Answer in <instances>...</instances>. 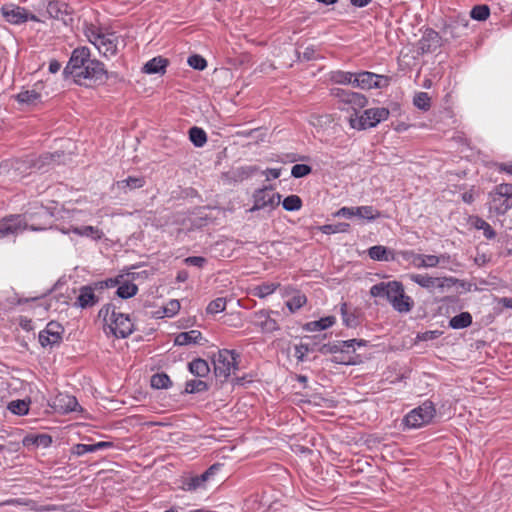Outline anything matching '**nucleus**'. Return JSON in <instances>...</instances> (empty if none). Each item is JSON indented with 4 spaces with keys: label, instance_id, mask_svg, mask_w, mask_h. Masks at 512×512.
Wrapping results in <instances>:
<instances>
[{
    "label": "nucleus",
    "instance_id": "9",
    "mask_svg": "<svg viewBox=\"0 0 512 512\" xmlns=\"http://www.w3.org/2000/svg\"><path fill=\"white\" fill-rule=\"evenodd\" d=\"M391 78L386 75H379L369 71L355 73V86L361 89L386 88L389 86Z\"/></svg>",
    "mask_w": 512,
    "mask_h": 512
},
{
    "label": "nucleus",
    "instance_id": "40",
    "mask_svg": "<svg viewBox=\"0 0 512 512\" xmlns=\"http://www.w3.org/2000/svg\"><path fill=\"white\" fill-rule=\"evenodd\" d=\"M210 478L207 476L205 472H203L200 475L191 477L185 482V489L188 491L196 490L200 487H203L207 481H209Z\"/></svg>",
    "mask_w": 512,
    "mask_h": 512
},
{
    "label": "nucleus",
    "instance_id": "17",
    "mask_svg": "<svg viewBox=\"0 0 512 512\" xmlns=\"http://www.w3.org/2000/svg\"><path fill=\"white\" fill-rule=\"evenodd\" d=\"M275 313L272 310H259L254 313V325L259 327L263 333H273L280 329L278 322L271 317Z\"/></svg>",
    "mask_w": 512,
    "mask_h": 512
},
{
    "label": "nucleus",
    "instance_id": "23",
    "mask_svg": "<svg viewBox=\"0 0 512 512\" xmlns=\"http://www.w3.org/2000/svg\"><path fill=\"white\" fill-rule=\"evenodd\" d=\"M202 339V333L198 330H190L179 333L174 340L175 345L185 346L189 344H199Z\"/></svg>",
    "mask_w": 512,
    "mask_h": 512
},
{
    "label": "nucleus",
    "instance_id": "29",
    "mask_svg": "<svg viewBox=\"0 0 512 512\" xmlns=\"http://www.w3.org/2000/svg\"><path fill=\"white\" fill-rule=\"evenodd\" d=\"M496 195L499 197H504L506 200V204L504 207H500L501 211H507L512 207V184L502 183L497 185L496 187Z\"/></svg>",
    "mask_w": 512,
    "mask_h": 512
},
{
    "label": "nucleus",
    "instance_id": "39",
    "mask_svg": "<svg viewBox=\"0 0 512 512\" xmlns=\"http://www.w3.org/2000/svg\"><path fill=\"white\" fill-rule=\"evenodd\" d=\"M151 386L155 389H167L172 385L170 377L166 373H156L151 377Z\"/></svg>",
    "mask_w": 512,
    "mask_h": 512
},
{
    "label": "nucleus",
    "instance_id": "50",
    "mask_svg": "<svg viewBox=\"0 0 512 512\" xmlns=\"http://www.w3.org/2000/svg\"><path fill=\"white\" fill-rule=\"evenodd\" d=\"M307 302V298L303 294H298L293 296L290 300L287 301L286 305L290 312L294 313L300 308H302Z\"/></svg>",
    "mask_w": 512,
    "mask_h": 512
},
{
    "label": "nucleus",
    "instance_id": "24",
    "mask_svg": "<svg viewBox=\"0 0 512 512\" xmlns=\"http://www.w3.org/2000/svg\"><path fill=\"white\" fill-rule=\"evenodd\" d=\"M190 373L199 378L207 377L210 373L208 362L202 358H196L188 363Z\"/></svg>",
    "mask_w": 512,
    "mask_h": 512
},
{
    "label": "nucleus",
    "instance_id": "7",
    "mask_svg": "<svg viewBox=\"0 0 512 512\" xmlns=\"http://www.w3.org/2000/svg\"><path fill=\"white\" fill-rule=\"evenodd\" d=\"M27 222V228L33 231L45 230L52 223V213L44 206L34 208V211H27L22 215Z\"/></svg>",
    "mask_w": 512,
    "mask_h": 512
},
{
    "label": "nucleus",
    "instance_id": "36",
    "mask_svg": "<svg viewBox=\"0 0 512 512\" xmlns=\"http://www.w3.org/2000/svg\"><path fill=\"white\" fill-rule=\"evenodd\" d=\"M138 292V286L132 282H124L118 286L116 294L121 299H128L135 296Z\"/></svg>",
    "mask_w": 512,
    "mask_h": 512
},
{
    "label": "nucleus",
    "instance_id": "58",
    "mask_svg": "<svg viewBox=\"0 0 512 512\" xmlns=\"http://www.w3.org/2000/svg\"><path fill=\"white\" fill-rule=\"evenodd\" d=\"M294 350V356L296 359L299 362H303L307 353L310 352V343H301L299 345H295Z\"/></svg>",
    "mask_w": 512,
    "mask_h": 512
},
{
    "label": "nucleus",
    "instance_id": "48",
    "mask_svg": "<svg viewBox=\"0 0 512 512\" xmlns=\"http://www.w3.org/2000/svg\"><path fill=\"white\" fill-rule=\"evenodd\" d=\"M8 409L16 415H26L29 411L28 403L25 400L11 401Z\"/></svg>",
    "mask_w": 512,
    "mask_h": 512
},
{
    "label": "nucleus",
    "instance_id": "56",
    "mask_svg": "<svg viewBox=\"0 0 512 512\" xmlns=\"http://www.w3.org/2000/svg\"><path fill=\"white\" fill-rule=\"evenodd\" d=\"M312 172V167L307 164H295L291 169V176L294 178H302Z\"/></svg>",
    "mask_w": 512,
    "mask_h": 512
},
{
    "label": "nucleus",
    "instance_id": "26",
    "mask_svg": "<svg viewBox=\"0 0 512 512\" xmlns=\"http://www.w3.org/2000/svg\"><path fill=\"white\" fill-rule=\"evenodd\" d=\"M471 223L475 229L483 231V235L486 239L491 240L496 237L495 230L492 228V226L488 222H486L481 217H479V216L472 217Z\"/></svg>",
    "mask_w": 512,
    "mask_h": 512
},
{
    "label": "nucleus",
    "instance_id": "5",
    "mask_svg": "<svg viewBox=\"0 0 512 512\" xmlns=\"http://www.w3.org/2000/svg\"><path fill=\"white\" fill-rule=\"evenodd\" d=\"M331 95L337 98L341 104L347 105V107H339L341 110H348L351 108L357 112L359 109L365 107L368 103L365 95L342 88H332Z\"/></svg>",
    "mask_w": 512,
    "mask_h": 512
},
{
    "label": "nucleus",
    "instance_id": "12",
    "mask_svg": "<svg viewBox=\"0 0 512 512\" xmlns=\"http://www.w3.org/2000/svg\"><path fill=\"white\" fill-rule=\"evenodd\" d=\"M112 334L118 338H126L134 331V325L128 314L116 311L108 324Z\"/></svg>",
    "mask_w": 512,
    "mask_h": 512
},
{
    "label": "nucleus",
    "instance_id": "43",
    "mask_svg": "<svg viewBox=\"0 0 512 512\" xmlns=\"http://www.w3.org/2000/svg\"><path fill=\"white\" fill-rule=\"evenodd\" d=\"M413 104L422 111H428L431 107V98L427 92H418L413 98Z\"/></svg>",
    "mask_w": 512,
    "mask_h": 512
},
{
    "label": "nucleus",
    "instance_id": "20",
    "mask_svg": "<svg viewBox=\"0 0 512 512\" xmlns=\"http://www.w3.org/2000/svg\"><path fill=\"white\" fill-rule=\"evenodd\" d=\"M467 28V23L459 20H451L444 24L441 29V35L444 44L452 40L458 39L462 35V31Z\"/></svg>",
    "mask_w": 512,
    "mask_h": 512
},
{
    "label": "nucleus",
    "instance_id": "35",
    "mask_svg": "<svg viewBox=\"0 0 512 512\" xmlns=\"http://www.w3.org/2000/svg\"><path fill=\"white\" fill-rule=\"evenodd\" d=\"M71 232L79 236L92 237L93 239H100L103 235L102 231L93 226H81L73 227L70 229Z\"/></svg>",
    "mask_w": 512,
    "mask_h": 512
},
{
    "label": "nucleus",
    "instance_id": "64",
    "mask_svg": "<svg viewBox=\"0 0 512 512\" xmlns=\"http://www.w3.org/2000/svg\"><path fill=\"white\" fill-rule=\"evenodd\" d=\"M37 447H49L52 443V437L48 434H38L36 435Z\"/></svg>",
    "mask_w": 512,
    "mask_h": 512
},
{
    "label": "nucleus",
    "instance_id": "54",
    "mask_svg": "<svg viewBox=\"0 0 512 512\" xmlns=\"http://www.w3.org/2000/svg\"><path fill=\"white\" fill-rule=\"evenodd\" d=\"M497 196L495 188L494 191L489 194L491 209H494L497 214H504L506 211H501L499 208L505 206L506 201L504 200L506 199L504 197H499L498 199Z\"/></svg>",
    "mask_w": 512,
    "mask_h": 512
},
{
    "label": "nucleus",
    "instance_id": "32",
    "mask_svg": "<svg viewBox=\"0 0 512 512\" xmlns=\"http://www.w3.org/2000/svg\"><path fill=\"white\" fill-rule=\"evenodd\" d=\"M472 324V316L469 312H461L460 314L452 317L449 321V326L453 329H464Z\"/></svg>",
    "mask_w": 512,
    "mask_h": 512
},
{
    "label": "nucleus",
    "instance_id": "49",
    "mask_svg": "<svg viewBox=\"0 0 512 512\" xmlns=\"http://www.w3.org/2000/svg\"><path fill=\"white\" fill-rule=\"evenodd\" d=\"M348 223H338V224H326L320 227V230L324 234H335L347 232L349 228Z\"/></svg>",
    "mask_w": 512,
    "mask_h": 512
},
{
    "label": "nucleus",
    "instance_id": "13",
    "mask_svg": "<svg viewBox=\"0 0 512 512\" xmlns=\"http://www.w3.org/2000/svg\"><path fill=\"white\" fill-rule=\"evenodd\" d=\"M27 229V222L22 215L12 214L0 220V238L18 234Z\"/></svg>",
    "mask_w": 512,
    "mask_h": 512
},
{
    "label": "nucleus",
    "instance_id": "15",
    "mask_svg": "<svg viewBox=\"0 0 512 512\" xmlns=\"http://www.w3.org/2000/svg\"><path fill=\"white\" fill-rule=\"evenodd\" d=\"M444 45L442 35L432 28L424 31L422 38L418 42V49L421 54L435 52Z\"/></svg>",
    "mask_w": 512,
    "mask_h": 512
},
{
    "label": "nucleus",
    "instance_id": "22",
    "mask_svg": "<svg viewBox=\"0 0 512 512\" xmlns=\"http://www.w3.org/2000/svg\"><path fill=\"white\" fill-rule=\"evenodd\" d=\"M368 341L364 339H350L346 341H339V352L347 353L349 356H352L353 360H359V355L356 354V346L364 347L367 346Z\"/></svg>",
    "mask_w": 512,
    "mask_h": 512
},
{
    "label": "nucleus",
    "instance_id": "45",
    "mask_svg": "<svg viewBox=\"0 0 512 512\" xmlns=\"http://www.w3.org/2000/svg\"><path fill=\"white\" fill-rule=\"evenodd\" d=\"M470 16L474 20L485 21L490 16V8L487 5H476L472 8Z\"/></svg>",
    "mask_w": 512,
    "mask_h": 512
},
{
    "label": "nucleus",
    "instance_id": "3",
    "mask_svg": "<svg viewBox=\"0 0 512 512\" xmlns=\"http://www.w3.org/2000/svg\"><path fill=\"white\" fill-rule=\"evenodd\" d=\"M436 415L435 405L426 400L422 405L411 410L404 418L403 424L410 429H417L430 424Z\"/></svg>",
    "mask_w": 512,
    "mask_h": 512
},
{
    "label": "nucleus",
    "instance_id": "51",
    "mask_svg": "<svg viewBox=\"0 0 512 512\" xmlns=\"http://www.w3.org/2000/svg\"><path fill=\"white\" fill-rule=\"evenodd\" d=\"M225 309H226V299L219 297V298L212 300L208 304V306L206 308V312L208 314H217V313L224 311Z\"/></svg>",
    "mask_w": 512,
    "mask_h": 512
},
{
    "label": "nucleus",
    "instance_id": "4",
    "mask_svg": "<svg viewBox=\"0 0 512 512\" xmlns=\"http://www.w3.org/2000/svg\"><path fill=\"white\" fill-rule=\"evenodd\" d=\"M389 114V110L384 107L366 109L358 119L351 118L350 125L352 128L365 130L385 121L388 119Z\"/></svg>",
    "mask_w": 512,
    "mask_h": 512
},
{
    "label": "nucleus",
    "instance_id": "18",
    "mask_svg": "<svg viewBox=\"0 0 512 512\" xmlns=\"http://www.w3.org/2000/svg\"><path fill=\"white\" fill-rule=\"evenodd\" d=\"M119 36L115 32H108L100 39L96 48L106 58L115 56L118 52Z\"/></svg>",
    "mask_w": 512,
    "mask_h": 512
},
{
    "label": "nucleus",
    "instance_id": "8",
    "mask_svg": "<svg viewBox=\"0 0 512 512\" xmlns=\"http://www.w3.org/2000/svg\"><path fill=\"white\" fill-rule=\"evenodd\" d=\"M281 200V195L273 191L272 186L257 189L253 194V206L251 212L269 207L276 208Z\"/></svg>",
    "mask_w": 512,
    "mask_h": 512
},
{
    "label": "nucleus",
    "instance_id": "33",
    "mask_svg": "<svg viewBox=\"0 0 512 512\" xmlns=\"http://www.w3.org/2000/svg\"><path fill=\"white\" fill-rule=\"evenodd\" d=\"M355 216L373 221L381 217V212L375 209L373 206H358L355 207Z\"/></svg>",
    "mask_w": 512,
    "mask_h": 512
},
{
    "label": "nucleus",
    "instance_id": "19",
    "mask_svg": "<svg viewBox=\"0 0 512 512\" xmlns=\"http://www.w3.org/2000/svg\"><path fill=\"white\" fill-rule=\"evenodd\" d=\"M46 11L51 18L61 20L64 24L72 21L71 9L65 2L50 1L47 5Z\"/></svg>",
    "mask_w": 512,
    "mask_h": 512
},
{
    "label": "nucleus",
    "instance_id": "47",
    "mask_svg": "<svg viewBox=\"0 0 512 512\" xmlns=\"http://www.w3.org/2000/svg\"><path fill=\"white\" fill-rule=\"evenodd\" d=\"M282 205L287 211H297L302 207V200L298 195H289L283 200Z\"/></svg>",
    "mask_w": 512,
    "mask_h": 512
},
{
    "label": "nucleus",
    "instance_id": "46",
    "mask_svg": "<svg viewBox=\"0 0 512 512\" xmlns=\"http://www.w3.org/2000/svg\"><path fill=\"white\" fill-rule=\"evenodd\" d=\"M106 33H103L102 30L96 26L90 25L85 29V35L88 38L89 42L92 43L95 47L99 43L100 39H103V35Z\"/></svg>",
    "mask_w": 512,
    "mask_h": 512
},
{
    "label": "nucleus",
    "instance_id": "6",
    "mask_svg": "<svg viewBox=\"0 0 512 512\" xmlns=\"http://www.w3.org/2000/svg\"><path fill=\"white\" fill-rule=\"evenodd\" d=\"M409 278L420 287L430 291L433 289L443 291L445 288L453 287L457 282L454 277H432L427 274H410Z\"/></svg>",
    "mask_w": 512,
    "mask_h": 512
},
{
    "label": "nucleus",
    "instance_id": "14",
    "mask_svg": "<svg viewBox=\"0 0 512 512\" xmlns=\"http://www.w3.org/2000/svg\"><path fill=\"white\" fill-rule=\"evenodd\" d=\"M99 294L94 283L81 286L79 288V295L73 303V306L81 309L93 307L100 301Z\"/></svg>",
    "mask_w": 512,
    "mask_h": 512
},
{
    "label": "nucleus",
    "instance_id": "44",
    "mask_svg": "<svg viewBox=\"0 0 512 512\" xmlns=\"http://www.w3.org/2000/svg\"><path fill=\"white\" fill-rule=\"evenodd\" d=\"M119 188H126L129 189H137L142 188L145 185V179L144 177H132L129 176L128 178L118 181L117 183Z\"/></svg>",
    "mask_w": 512,
    "mask_h": 512
},
{
    "label": "nucleus",
    "instance_id": "62",
    "mask_svg": "<svg viewBox=\"0 0 512 512\" xmlns=\"http://www.w3.org/2000/svg\"><path fill=\"white\" fill-rule=\"evenodd\" d=\"M43 331H44V333H46V334H52V333H55L56 338H57V337H58V334L63 335V333H64V328H63V326H62L60 323H58V322H56V321H50V322L46 325V327H45V329H44Z\"/></svg>",
    "mask_w": 512,
    "mask_h": 512
},
{
    "label": "nucleus",
    "instance_id": "63",
    "mask_svg": "<svg viewBox=\"0 0 512 512\" xmlns=\"http://www.w3.org/2000/svg\"><path fill=\"white\" fill-rule=\"evenodd\" d=\"M118 283V279H107L104 281L94 282L98 289V293H102L107 288L115 287L116 285H118Z\"/></svg>",
    "mask_w": 512,
    "mask_h": 512
},
{
    "label": "nucleus",
    "instance_id": "1",
    "mask_svg": "<svg viewBox=\"0 0 512 512\" xmlns=\"http://www.w3.org/2000/svg\"><path fill=\"white\" fill-rule=\"evenodd\" d=\"M63 73L71 75L79 84H82L83 80H88L90 84L100 85L105 83L109 76L104 63L98 59H92L90 49L85 46L77 47L72 51Z\"/></svg>",
    "mask_w": 512,
    "mask_h": 512
},
{
    "label": "nucleus",
    "instance_id": "31",
    "mask_svg": "<svg viewBox=\"0 0 512 512\" xmlns=\"http://www.w3.org/2000/svg\"><path fill=\"white\" fill-rule=\"evenodd\" d=\"M334 316H328L321 318L316 321H311L304 326V329L307 331H322L329 327H331L335 323Z\"/></svg>",
    "mask_w": 512,
    "mask_h": 512
},
{
    "label": "nucleus",
    "instance_id": "30",
    "mask_svg": "<svg viewBox=\"0 0 512 512\" xmlns=\"http://www.w3.org/2000/svg\"><path fill=\"white\" fill-rule=\"evenodd\" d=\"M279 286H280L279 283L265 282V283L255 286L251 290V294L258 298H265V297L271 295L272 293H274Z\"/></svg>",
    "mask_w": 512,
    "mask_h": 512
},
{
    "label": "nucleus",
    "instance_id": "37",
    "mask_svg": "<svg viewBox=\"0 0 512 512\" xmlns=\"http://www.w3.org/2000/svg\"><path fill=\"white\" fill-rule=\"evenodd\" d=\"M16 99L20 103L33 105L41 100V95L35 90H25L18 93Z\"/></svg>",
    "mask_w": 512,
    "mask_h": 512
},
{
    "label": "nucleus",
    "instance_id": "21",
    "mask_svg": "<svg viewBox=\"0 0 512 512\" xmlns=\"http://www.w3.org/2000/svg\"><path fill=\"white\" fill-rule=\"evenodd\" d=\"M169 61L166 58L157 56L149 60L143 67V72L146 74H164Z\"/></svg>",
    "mask_w": 512,
    "mask_h": 512
},
{
    "label": "nucleus",
    "instance_id": "60",
    "mask_svg": "<svg viewBox=\"0 0 512 512\" xmlns=\"http://www.w3.org/2000/svg\"><path fill=\"white\" fill-rule=\"evenodd\" d=\"M184 264L187 266H195L198 268H203L207 263V259L202 256H189L183 260Z\"/></svg>",
    "mask_w": 512,
    "mask_h": 512
},
{
    "label": "nucleus",
    "instance_id": "25",
    "mask_svg": "<svg viewBox=\"0 0 512 512\" xmlns=\"http://www.w3.org/2000/svg\"><path fill=\"white\" fill-rule=\"evenodd\" d=\"M368 255L375 261H392L394 256L391 250L382 245H375L368 249Z\"/></svg>",
    "mask_w": 512,
    "mask_h": 512
},
{
    "label": "nucleus",
    "instance_id": "55",
    "mask_svg": "<svg viewBox=\"0 0 512 512\" xmlns=\"http://www.w3.org/2000/svg\"><path fill=\"white\" fill-rule=\"evenodd\" d=\"M331 361L342 365H356L360 360H353L352 356H349L347 353L338 352L331 358Z\"/></svg>",
    "mask_w": 512,
    "mask_h": 512
},
{
    "label": "nucleus",
    "instance_id": "61",
    "mask_svg": "<svg viewBox=\"0 0 512 512\" xmlns=\"http://www.w3.org/2000/svg\"><path fill=\"white\" fill-rule=\"evenodd\" d=\"M73 454L83 456L87 453H94L95 448L93 444H76L72 450Z\"/></svg>",
    "mask_w": 512,
    "mask_h": 512
},
{
    "label": "nucleus",
    "instance_id": "41",
    "mask_svg": "<svg viewBox=\"0 0 512 512\" xmlns=\"http://www.w3.org/2000/svg\"><path fill=\"white\" fill-rule=\"evenodd\" d=\"M38 338H39V343L41 344L42 347L58 346V345H60V343L62 342V339H63L61 334H58V337L56 338L55 333L46 334V333H44V331H40Z\"/></svg>",
    "mask_w": 512,
    "mask_h": 512
},
{
    "label": "nucleus",
    "instance_id": "38",
    "mask_svg": "<svg viewBox=\"0 0 512 512\" xmlns=\"http://www.w3.org/2000/svg\"><path fill=\"white\" fill-rule=\"evenodd\" d=\"M189 139L196 147H202L207 142V135L202 128L194 126L189 130Z\"/></svg>",
    "mask_w": 512,
    "mask_h": 512
},
{
    "label": "nucleus",
    "instance_id": "34",
    "mask_svg": "<svg viewBox=\"0 0 512 512\" xmlns=\"http://www.w3.org/2000/svg\"><path fill=\"white\" fill-rule=\"evenodd\" d=\"M343 324L348 328H355L359 325V319L354 312L349 311L347 303H342L340 307Z\"/></svg>",
    "mask_w": 512,
    "mask_h": 512
},
{
    "label": "nucleus",
    "instance_id": "53",
    "mask_svg": "<svg viewBox=\"0 0 512 512\" xmlns=\"http://www.w3.org/2000/svg\"><path fill=\"white\" fill-rule=\"evenodd\" d=\"M180 309V303L177 300H171L169 304L162 309V311H158L155 315L160 318L163 316L171 317L175 315Z\"/></svg>",
    "mask_w": 512,
    "mask_h": 512
},
{
    "label": "nucleus",
    "instance_id": "52",
    "mask_svg": "<svg viewBox=\"0 0 512 512\" xmlns=\"http://www.w3.org/2000/svg\"><path fill=\"white\" fill-rule=\"evenodd\" d=\"M117 307L113 303L104 305L98 312V317L105 323H110V318L116 315Z\"/></svg>",
    "mask_w": 512,
    "mask_h": 512
},
{
    "label": "nucleus",
    "instance_id": "57",
    "mask_svg": "<svg viewBox=\"0 0 512 512\" xmlns=\"http://www.w3.org/2000/svg\"><path fill=\"white\" fill-rule=\"evenodd\" d=\"M188 64L192 68L201 71V70H204L206 68L207 61L201 55L195 54V55H191L188 58Z\"/></svg>",
    "mask_w": 512,
    "mask_h": 512
},
{
    "label": "nucleus",
    "instance_id": "42",
    "mask_svg": "<svg viewBox=\"0 0 512 512\" xmlns=\"http://www.w3.org/2000/svg\"><path fill=\"white\" fill-rule=\"evenodd\" d=\"M209 389V385L203 380H189L185 384V392L188 394H195L205 392Z\"/></svg>",
    "mask_w": 512,
    "mask_h": 512
},
{
    "label": "nucleus",
    "instance_id": "2",
    "mask_svg": "<svg viewBox=\"0 0 512 512\" xmlns=\"http://www.w3.org/2000/svg\"><path fill=\"white\" fill-rule=\"evenodd\" d=\"M240 354L235 350L220 349L212 357L215 377L222 383L239 369Z\"/></svg>",
    "mask_w": 512,
    "mask_h": 512
},
{
    "label": "nucleus",
    "instance_id": "59",
    "mask_svg": "<svg viewBox=\"0 0 512 512\" xmlns=\"http://www.w3.org/2000/svg\"><path fill=\"white\" fill-rule=\"evenodd\" d=\"M339 347H340L339 341H335L333 343L322 344L318 347V352H320L323 355H327V354L335 355V353L339 352V350H340Z\"/></svg>",
    "mask_w": 512,
    "mask_h": 512
},
{
    "label": "nucleus",
    "instance_id": "11",
    "mask_svg": "<svg viewBox=\"0 0 512 512\" xmlns=\"http://www.w3.org/2000/svg\"><path fill=\"white\" fill-rule=\"evenodd\" d=\"M2 16L5 20L14 25H20L28 20L38 21V18L34 14L28 13V11L15 4H6L1 8Z\"/></svg>",
    "mask_w": 512,
    "mask_h": 512
},
{
    "label": "nucleus",
    "instance_id": "28",
    "mask_svg": "<svg viewBox=\"0 0 512 512\" xmlns=\"http://www.w3.org/2000/svg\"><path fill=\"white\" fill-rule=\"evenodd\" d=\"M414 306V301L412 298L405 294V291L401 292L395 302L392 304V307L398 311L399 313H406L411 311Z\"/></svg>",
    "mask_w": 512,
    "mask_h": 512
},
{
    "label": "nucleus",
    "instance_id": "16",
    "mask_svg": "<svg viewBox=\"0 0 512 512\" xmlns=\"http://www.w3.org/2000/svg\"><path fill=\"white\" fill-rule=\"evenodd\" d=\"M403 258L411 260L417 268H433L437 267L444 256L417 254L413 251H405L402 253Z\"/></svg>",
    "mask_w": 512,
    "mask_h": 512
},
{
    "label": "nucleus",
    "instance_id": "27",
    "mask_svg": "<svg viewBox=\"0 0 512 512\" xmlns=\"http://www.w3.org/2000/svg\"><path fill=\"white\" fill-rule=\"evenodd\" d=\"M330 79L333 83L341 85H352L355 86V73L348 71H333Z\"/></svg>",
    "mask_w": 512,
    "mask_h": 512
},
{
    "label": "nucleus",
    "instance_id": "10",
    "mask_svg": "<svg viewBox=\"0 0 512 512\" xmlns=\"http://www.w3.org/2000/svg\"><path fill=\"white\" fill-rule=\"evenodd\" d=\"M404 286L400 281L380 282L370 288V295L372 297L386 298L392 305L397 299L398 295L403 292Z\"/></svg>",
    "mask_w": 512,
    "mask_h": 512
}]
</instances>
